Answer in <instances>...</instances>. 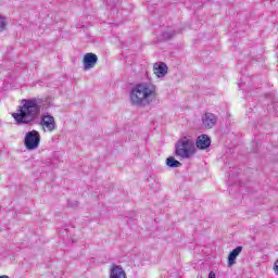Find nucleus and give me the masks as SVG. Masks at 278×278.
<instances>
[{"mask_svg": "<svg viewBox=\"0 0 278 278\" xmlns=\"http://www.w3.org/2000/svg\"><path fill=\"white\" fill-rule=\"evenodd\" d=\"M41 103L42 100L37 98L22 100L16 111L12 113V118L16 125H31L40 116V112L45 110Z\"/></svg>", "mask_w": 278, "mask_h": 278, "instance_id": "obj_1", "label": "nucleus"}, {"mask_svg": "<svg viewBox=\"0 0 278 278\" xmlns=\"http://www.w3.org/2000/svg\"><path fill=\"white\" fill-rule=\"evenodd\" d=\"M153 99H157V87L153 84L140 83L130 91V102L132 105L144 108L151 105Z\"/></svg>", "mask_w": 278, "mask_h": 278, "instance_id": "obj_2", "label": "nucleus"}, {"mask_svg": "<svg viewBox=\"0 0 278 278\" xmlns=\"http://www.w3.org/2000/svg\"><path fill=\"white\" fill-rule=\"evenodd\" d=\"M194 153H197V147L190 137H182L176 143L175 155L177 157H180L181 160H188L192 157Z\"/></svg>", "mask_w": 278, "mask_h": 278, "instance_id": "obj_3", "label": "nucleus"}, {"mask_svg": "<svg viewBox=\"0 0 278 278\" xmlns=\"http://www.w3.org/2000/svg\"><path fill=\"white\" fill-rule=\"evenodd\" d=\"M24 144L28 151H35L40 147V134L38 130L28 131L24 139Z\"/></svg>", "mask_w": 278, "mask_h": 278, "instance_id": "obj_4", "label": "nucleus"}, {"mask_svg": "<svg viewBox=\"0 0 278 278\" xmlns=\"http://www.w3.org/2000/svg\"><path fill=\"white\" fill-rule=\"evenodd\" d=\"M40 125L43 131H55V117L49 113L43 114L41 115Z\"/></svg>", "mask_w": 278, "mask_h": 278, "instance_id": "obj_5", "label": "nucleus"}, {"mask_svg": "<svg viewBox=\"0 0 278 278\" xmlns=\"http://www.w3.org/2000/svg\"><path fill=\"white\" fill-rule=\"evenodd\" d=\"M97 62H99V56L92 52H88L83 58L84 71H90V68H94L97 66Z\"/></svg>", "mask_w": 278, "mask_h": 278, "instance_id": "obj_6", "label": "nucleus"}, {"mask_svg": "<svg viewBox=\"0 0 278 278\" xmlns=\"http://www.w3.org/2000/svg\"><path fill=\"white\" fill-rule=\"evenodd\" d=\"M153 73L156 77H165L168 74V66L164 62L154 63Z\"/></svg>", "mask_w": 278, "mask_h": 278, "instance_id": "obj_7", "label": "nucleus"}, {"mask_svg": "<svg viewBox=\"0 0 278 278\" xmlns=\"http://www.w3.org/2000/svg\"><path fill=\"white\" fill-rule=\"evenodd\" d=\"M202 124L206 129H212L216 125V115L213 113H205L202 117Z\"/></svg>", "mask_w": 278, "mask_h": 278, "instance_id": "obj_8", "label": "nucleus"}, {"mask_svg": "<svg viewBox=\"0 0 278 278\" xmlns=\"http://www.w3.org/2000/svg\"><path fill=\"white\" fill-rule=\"evenodd\" d=\"M195 144L198 149H210V146L212 144V140L207 135H201L198 137Z\"/></svg>", "mask_w": 278, "mask_h": 278, "instance_id": "obj_9", "label": "nucleus"}, {"mask_svg": "<svg viewBox=\"0 0 278 278\" xmlns=\"http://www.w3.org/2000/svg\"><path fill=\"white\" fill-rule=\"evenodd\" d=\"M240 253H242V247H237L229 253V255H228V265L229 266H233V264H236V260H237L238 255H240Z\"/></svg>", "mask_w": 278, "mask_h": 278, "instance_id": "obj_10", "label": "nucleus"}, {"mask_svg": "<svg viewBox=\"0 0 278 278\" xmlns=\"http://www.w3.org/2000/svg\"><path fill=\"white\" fill-rule=\"evenodd\" d=\"M110 278H127V274L121 266H114L111 269Z\"/></svg>", "mask_w": 278, "mask_h": 278, "instance_id": "obj_11", "label": "nucleus"}, {"mask_svg": "<svg viewBox=\"0 0 278 278\" xmlns=\"http://www.w3.org/2000/svg\"><path fill=\"white\" fill-rule=\"evenodd\" d=\"M166 164L170 167V168H179V166H181V162L175 160V157L169 156L166 159Z\"/></svg>", "mask_w": 278, "mask_h": 278, "instance_id": "obj_12", "label": "nucleus"}, {"mask_svg": "<svg viewBox=\"0 0 278 278\" xmlns=\"http://www.w3.org/2000/svg\"><path fill=\"white\" fill-rule=\"evenodd\" d=\"M8 29V18L0 15V31H5Z\"/></svg>", "mask_w": 278, "mask_h": 278, "instance_id": "obj_13", "label": "nucleus"}, {"mask_svg": "<svg viewBox=\"0 0 278 278\" xmlns=\"http://www.w3.org/2000/svg\"><path fill=\"white\" fill-rule=\"evenodd\" d=\"M274 273L278 275V260L274 263Z\"/></svg>", "mask_w": 278, "mask_h": 278, "instance_id": "obj_14", "label": "nucleus"}, {"mask_svg": "<svg viewBox=\"0 0 278 278\" xmlns=\"http://www.w3.org/2000/svg\"><path fill=\"white\" fill-rule=\"evenodd\" d=\"M208 278H216V274H214V271H211V273L208 274Z\"/></svg>", "mask_w": 278, "mask_h": 278, "instance_id": "obj_15", "label": "nucleus"}]
</instances>
